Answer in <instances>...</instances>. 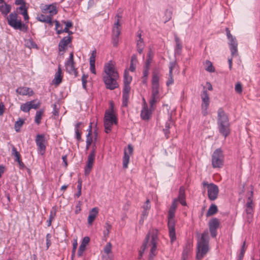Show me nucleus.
Segmentation results:
<instances>
[{
    "mask_svg": "<svg viewBox=\"0 0 260 260\" xmlns=\"http://www.w3.org/2000/svg\"><path fill=\"white\" fill-rule=\"evenodd\" d=\"M119 74L115 65L110 61L105 64L103 74V79L106 87L110 90H114L118 87L117 82Z\"/></svg>",
    "mask_w": 260,
    "mask_h": 260,
    "instance_id": "nucleus-1",
    "label": "nucleus"
},
{
    "mask_svg": "<svg viewBox=\"0 0 260 260\" xmlns=\"http://www.w3.org/2000/svg\"><path fill=\"white\" fill-rule=\"evenodd\" d=\"M209 250V236L208 231H205L199 236L197 242V251L196 258L202 259Z\"/></svg>",
    "mask_w": 260,
    "mask_h": 260,
    "instance_id": "nucleus-2",
    "label": "nucleus"
},
{
    "mask_svg": "<svg viewBox=\"0 0 260 260\" xmlns=\"http://www.w3.org/2000/svg\"><path fill=\"white\" fill-rule=\"evenodd\" d=\"M217 123L219 132L226 138L230 133V123L228 116L222 108L218 110Z\"/></svg>",
    "mask_w": 260,
    "mask_h": 260,
    "instance_id": "nucleus-3",
    "label": "nucleus"
},
{
    "mask_svg": "<svg viewBox=\"0 0 260 260\" xmlns=\"http://www.w3.org/2000/svg\"><path fill=\"white\" fill-rule=\"evenodd\" d=\"M8 24L15 29H19L24 32L27 31V26L22 22L21 19H18V15L16 12H13L7 16Z\"/></svg>",
    "mask_w": 260,
    "mask_h": 260,
    "instance_id": "nucleus-4",
    "label": "nucleus"
},
{
    "mask_svg": "<svg viewBox=\"0 0 260 260\" xmlns=\"http://www.w3.org/2000/svg\"><path fill=\"white\" fill-rule=\"evenodd\" d=\"M175 211L174 209H169L168 215V226L169 231V236L171 243L174 242L176 239L175 221L174 219Z\"/></svg>",
    "mask_w": 260,
    "mask_h": 260,
    "instance_id": "nucleus-5",
    "label": "nucleus"
},
{
    "mask_svg": "<svg viewBox=\"0 0 260 260\" xmlns=\"http://www.w3.org/2000/svg\"><path fill=\"white\" fill-rule=\"evenodd\" d=\"M224 155L220 148L216 149L212 155V165L213 168H220L223 165Z\"/></svg>",
    "mask_w": 260,
    "mask_h": 260,
    "instance_id": "nucleus-6",
    "label": "nucleus"
},
{
    "mask_svg": "<svg viewBox=\"0 0 260 260\" xmlns=\"http://www.w3.org/2000/svg\"><path fill=\"white\" fill-rule=\"evenodd\" d=\"M203 185L204 186L207 187L208 197L210 201L215 200L219 193V188L216 184L210 183H208L207 182H203Z\"/></svg>",
    "mask_w": 260,
    "mask_h": 260,
    "instance_id": "nucleus-7",
    "label": "nucleus"
},
{
    "mask_svg": "<svg viewBox=\"0 0 260 260\" xmlns=\"http://www.w3.org/2000/svg\"><path fill=\"white\" fill-rule=\"evenodd\" d=\"M150 234V240L148 241V246H151L149 254L155 256L156 255V247L158 240L157 230H153Z\"/></svg>",
    "mask_w": 260,
    "mask_h": 260,
    "instance_id": "nucleus-8",
    "label": "nucleus"
},
{
    "mask_svg": "<svg viewBox=\"0 0 260 260\" xmlns=\"http://www.w3.org/2000/svg\"><path fill=\"white\" fill-rule=\"evenodd\" d=\"M201 97L202 99V113L204 116H206L208 114L207 109L209 105L210 100L209 94L205 87L201 94Z\"/></svg>",
    "mask_w": 260,
    "mask_h": 260,
    "instance_id": "nucleus-9",
    "label": "nucleus"
},
{
    "mask_svg": "<svg viewBox=\"0 0 260 260\" xmlns=\"http://www.w3.org/2000/svg\"><path fill=\"white\" fill-rule=\"evenodd\" d=\"M111 110H106L104 116V123H108L111 125L117 124V119L114 114L113 107L111 105Z\"/></svg>",
    "mask_w": 260,
    "mask_h": 260,
    "instance_id": "nucleus-10",
    "label": "nucleus"
},
{
    "mask_svg": "<svg viewBox=\"0 0 260 260\" xmlns=\"http://www.w3.org/2000/svg\"><path fill=\"white\" fill-rule=\"evenodd\" d=\"M65 67L67 71L71 74H74L75 76H77V71L75 67V62L74 61L73 52H71L68 60L65 63Z\"/></svg>",
    "mask_w": 260,
    "mask_h": 260,
    "instance_id": "nucleus-11",
    "label": "nucleus"
},
{
    "mask_svg": "<svg viewBox=\"0 0 260 260\" xmlns=\"http://www.w3.org/2000/svg\"><path fill=\"white\" fill-rule=\"evenodd\" d=\"M45 138L44 134H38L36 136V143L38 147V151L41 155H44L46 151L45 145Z\"/></svg>",
    "mask_w": 260,
    "mask_h": 260,
    "instance_id": "nucleus-12",
    "label": "nucleus"
},
{
    "mask_svg": "<svg viewBox=\"0 0 260 260\" xmlns=\"http://www.w3.org/2000/svg\"><path fill=\"white\" fill-rule=\"evenodd\" d=\"M220 222L216 218H212L209 222V228L212 238L216 237L217 233V229L219 227Z\"/></svg>",
    "mask_w": 260,
    "mask_h": 260,
    "instance_id": "nucleus-13",
    "label": "nucleus"
},
{
    "mask_svg": "<svg viewBox=\"0 0 260 260\" xmlns=\"http://www.w3.org/2000/svg\"><path fill=\"white\" fill-rule=\"evenodd\" d=\"M95 156V155H94L93 151L92 152H90L87 158V164L84 168L85 175H88L90 173L94 163Z\"/></svg>",
    "mask_w": 260,
    "mask_h": 260,
    "instance_id": "nucleus-14",
    "label": "nucleus"
},
{
    "mask_svg": "<svg viewBox=\"0 0 260 260\" xmlns=\"http://www.w3.org/2000/svg\"><path fill=\"white\" fill-rule=\"evenodd\" d=\"M72 37L68 36L63 37L59 42L58 50L59 55H62L63 53H60L61 52L64 51L65 47L72 42Z\"/></svg>",
    "mask_w": 260,
    "mask_h": 260,
    "instance_id": "nucleus-15",
    "label": "nucleus"
},
{
    "mask_svg": "<svg viewBox=\"0 0 260 260\" xmlns=\"http://www.w3.org/2000/svg\"><path fill=\"white\" fill-rule=\"evenodd\" d=\"M253 192L251 191L250 196L248 198L247 203L245 205V213L246 214H253Z\"/></svg>",
    "mask_w": 260,
    "mask_h": 260,
    "instance_id": "nucleus-16",
    "label": "nucleus"
},
{
    "mask_svg": "<svg viewBox=\"0 0 260 260\" xmlns=\"http://www.w3.org/2000/svg\"><path fill=\"white\" fill-rule=\"evenodd\" d=\"M128 153L125 151L123 157L122 167L123 169H126L128 167V164L129 161V154H132L133 150V148L131 145H128L127 147Z\"/></svg>",
    "mask_w": 260,
    "mask_h": 260,
    "instance_id": "nucleus-17",
    "label": "nucleus"
},
{
    "mask_svg": "<svg viewBox=\"0 0 260 260\" xmlns=\"http://www.w3.org/2000/svg\"><path fill=\"white\" fill-rule=\"evenodd\" d=\"M229 40L230 48L232 56L236 55L238 53V43L235 37H233Z\"/></svg>",
    "mask_w": 260,
    "mask_h": 260,
    "instance_id": "nucleus-18",
    "label": "nucleus"
},
{
    "mask_svg": "<svg viewBox=\"0 0 260 260\" xmlns=\"http://www.w3.org/2000/svg\"><path fill=\"white\" fill-rule=\"evenodd\" d=\"M174 39L176 43L174 49V54L175 56L179 55L181 53L183 48L182 44L181 41L176 35L174 36Z\"/></svg>",
    "mask_w": 260,
    "mask_h": 260,
    "instance_id": "nucleus-19",
    "label": "nucleus"
},
{
    "mask_svg": "<svg viewBox=\"0 0 260 260\" xmlns=\"http://www.w3.org/2000/svg\"><path fill=\"white\" fill-rule=\"evenodd\" d=\"M16 92L19 94L22 95H27L31 96L34 93L33 90L29 87H18L16 90Z\"/></svg>",
    "mask_w": 260,
    "mask_h": 260,
    "instance_id": "nucleus-20",
    "label": "nucleus"
},
{
    "mask_svg": "<svg viewBox=\"0 0 260 260\" xmlns=\"http://www.w3.org/2000/svg\"><path fill=\"white\" fill-rule=\"evenodd\" d=\"M96 55V51L95 49L92 51L91 54L89 58L90 70L91 72L94 74H96L95 68V61Z\"/></svg>",
    "mask_w": 260,
    "mask_h": 260,
    "instance_id": "nucleus-21",
    "label": "nucleus"
},
{
    "mask_svg": "<svg viewBox=\"0 0 260 260\" xmlns=\"http://www.w3.org/2000/svg\"><path fill=\"white\" fill-rule=\"evenodd\" d=\"M151 114V110H148L147 104L145 103L141 112V118L144 120H148L150 118Z\"/></svg>",
    "mask_w": 260,
    "mask_h": 260,
    "instance_id": "nucleus-22",
    "label": "nucleus"
},
{
    "mask_svg": "<svg viewBox=\"0 0 260 260\" xmlns=\"http://www.w3.org/2000/svg\"><path fill=\"white\" fill-rule=\"evenodd\" d=\"M141 31H139L138 32V37L139 39L137 41V49L139 53L141 54L143 52L144 44L143 39L142 38Z\"/></svg>",
    "mask_w": 260,
    "mask_h": 260,
    "instance_id": "nucleus-23",
    "label": "nucleus"
},
{
    "mask_svg": "<svg viewBox=\"0 0 260 260\" xmlns=\"http://www.w3.org/2000/svg\"><path fill=\"white\" fill-rule=\"evenodd\" d=\"M99 213V209L97 207H94L90 211L88 217V223L91 224L97 216Z\"/></svg>",
    "mask_w": 260,
    "mask_h": 260,
    "instance_id": "nucleus-24",
    "label": "nucleus"
},
{
    "mask_svg": "<svg viewBox=\"0 0 260 260\" xmlns=\"http://www.w3.org/2000/svg\"><path fill=\"white\" fill-rule=\"evenodd\" d=\"M150 240V234H147L144 241L142 244L141 250L139 251L138 258L141 259L143 256V254L145 249L148 247V241Z\"/></svg>",
    "mask_w": 260,
    "mask_h": 260,
    "instance_id": "nucleus-25",
    "label": "nucleus"
},
{
    "mask_svg": "<svg viewBox=\"0 0 260 260\" xmlns=\"http://www.w3.org/2000/svg\"><path fill=\"white\" fill-rule=\"evenodd\" d=\"M120 34V31L117 29L112 30V44L113 46L117 47L118 44L119 36Z\"/></svg>",
    "mask_w": 260,
    "mask_h": 260,
    "instance_id": "nucleus-26",
    "label": "nucleus"
},
{
    "mask_svg": "<svg viewBox=\"0 0 260 260\" xmlns=\"http://www.w3.org/2000/svg\"><path fill=\"white\" fill-rule=\"evenodd\" d=\"M61 65L59 64L58 66V70L55 75V84L56 85H59L62 81V76H61Z\"/></svg>",
    "mask_w": 260,
    "mask_h": 260,
    "instance_id": "nucleus-27",
    "label": "nucleus"
},
{
    "mask_svg": "<svg viewBox=\"0 0 260 260\" xmlns=\"http://www.w3.org/2000/svg\"><path fill=\"white\" fill-rule=\"evenodd\" d=\"M11 5L5 3L4 5L0 6V12L5 17L7 16L11 11Z\"/></svg>",
    "mask_w": 260,
    "mask_h": 260,
    "instance_id": "nucleus-28",
    "label": "nucleus"
},
{
    "mask_svg": "<svg viewBox=\"0 0 260 260\" xmlns=\"http://www.w3.org/2000/svg\"><path fill=\"white\" fill-rule=\"evenodd\" d=\"M218 211V208L215 204H212L209 207L207 212L206 213V216L209 217L214 215Z\"/></svg>",
    "mask_w": 260,
    "mask_h": 260,
    "instance_id": "nucleus-29",
    "label": "nucleus"
},
{
    "mask_svg": "<svg viewBox=\"0 0 260 260\" xmlns=\"http://www.w3.org/2000/svg\"><path fill=\"white\" fill-rule=\"evenodd\" d=\"M137 62V56L136 54H133L131 57L130 67L129 69V71L131 72H134L135 71Z\"/></svg>",
    "mask_w": 260,
    "mask_h": 260,
    "instance_id": "nucleus-30",
    "label": "nucleus"
},
{
    "mask_svg": "<svg viewBox=\"0 0 260 260\" xmlns=\"http://www.w3.org/2000/svg\"><path fill=\"white\" fill-rule=\"evenodd\" d=\"M43 112H44L43 110H40L37 111L36 112L35 121V122L38 125L40 124L41 123V120Z\"/></svg>",
    "mask_w": 260,
    "mask_h": 260,
    "instance_id": "nucleus-31",
    "label": "nucleus"
},
{
    "mask_svg": "<svg viewBox=\"0 0 260 260\" xmlns=\"http://www.w3.org/2000/svg\"><path fill=\"white\" fill-rule=\"evenodd\" d=\"M24 123V120L19 118L18 120L15 123V129L16 132H19L20 128Z\"/></svg>",
    "mask_w": 260,
    "mask_h": 260,
    "instance_id": "nucleus-32",
    "label": "nucleus"
},
{
    "mask_svg": "<svg viewBox=\"0 0 260 260\" xmlns=\"http://www.w3.org/2000/svg\"><path fill=\"white\" fill-rule=\"evenodd\" d=\"M49 9L48 10V13L50 14V16L55 15L57 13L56 4H52L49 5Z\"/></svg>",
    "mask_w": 260,
    "mask_h": 260,
    "instance_id": "nucleus-33",
    "label": "nucleus"
},
{
    "mask_svg": "<svg viewBox=\"0 0 260 260\" xmlns=\"http://www.w3.org/2000/svg\"><path fill=\"white\" fill-rule=\"evenodd\" d=\"M12 155L15 157V161H18L21 159V155L17 149L13 146L12 148Z\"/></svg>",
    "mask_w": 260,
    "mask_h": 260,
    "instance_id": "nucleus-34",
    "label": "nucleus"
},
{
    "mask_svg": "<svg viewBox=\"0 0 260 260\" xmlns=\"http://www.w3.org/2000/svg\"><path fill=\"white\" fill-rule=\"evenodd\" d=\"M55 215H56V211H55V209L53 208L52 209V210L50 211V214L49 219L47 221L48 226H51L52 221L54 219Z\"/></svg>",
    "mask_w": 260,
    "mask_h": 260,
    "instance_id": "nucleus-35",
    "label": "nucleus"
},
{
    "mask_svg": "<svg viewBox=\"0 0 260 260\" xmlns=\"http://www.w3.org/2000/svg\"><path fill=\"white\" fill-rule=\"evenodd\" d=\"M132 80V77L129 75L128 72L125 70L124 73V83L130 84Z\"/></svg>",
    "mask_w": 260,
    "mask_h": 260,
    "instance_id": "nucleus-36",
    "label": "nucleus"
},
{
    "mask_svg": "<svg viewBox=\"0 0 260 260\" xmlns=\"http://www.w3.org/2000/svg\"><path fill=\"white\" fill-rule=\"evenodd\" d=\"M206 65L207 66V67L205 68V70L210 72V73H213L215 71V69L213 66L212 65V62L209 60H206Z\"/></svg>",
    "mask_w": 260,
    "mask_h": 260,
    "instance_id": "nucleus-37",
    "label": "nucleus"
},
{
    "mask_svg": "<svg viewBox=\"0 0 260 260\" xmlns=\"http://www.w3.org/2000/svg\"><path fill=\"white\" fill-rule=\"evenodd\" d=\"M159 85H152V93L151 95L152 96H159Z\"/></svg>",
    "mask_w": 260,
    "mask_h": 260,
    "instance_id": "nucleus-38",
    "label": "nucleus"
},
{
    "mask_svg": "<svg viewBox=\"0 0 260 260\" xmlns=\"http://www.w3.org/2000/svg\"><path fill=\"white\" fill-rule=\"evenodd\" d=\"M29 103L27 102L24 104H22L20 106L21 110L24 112H28L29 110L31 109Z\"/></svg>",
    "mask_w": 260,
    "mask_h": 260,
    "instance_id": "nucleus-39",
    "label": "nucleus"
},
{
    "mask_svg": "<svg viewBox=\"0 0 260 260\" xmlns=\"http://www.w3.org/2000/svg\"><path fill=\"white\" fill-rule=\"evenodd\" d=\"M92 142V138L91 136H90V134H87L86 135V150H87L89 149L90 146L91 145Z\"/></svg>",
    "mask_w": 260,
    "mask_h": 260,
    "instance_id": "nucleus-40",
    "label": "nucleus"
},
{
    "mask_svg": "<svg viewBox=\"0 0 260 260\" xmlns=\"http://www.w3.org/2000/svg\"><path fill=\"white\" fill-rule=\"evenodd\" d=\"M129 99V94L122 93V106L126 107L127 106Z\"/></svg>",
    "mask_w": 260,
    "mask_h": 260,
    "instance_id": "nucleus-41",
    "label": "nucleus"
},
{
    "mask_svg": "<svg viewBox=\"0 0 260 260\" xmlns=\"http://www.w3.org/2000/svg\"><path fill=\"white\" fill-rule=\"evenodd\" d=\"M185 199V188L183 186H181L179 188V195L177 199Z\"/></svg>",
    "mask_w": 260,
    "mask_h": 260,
    "instance_id": "nucleus-42",
    "label": "nucleus"
},
{
    "mask_svg": "<svg viewBox=\"0 0 260 260\" xmlns=\"http://www.w3.org/2000/svg\"><path fill=\"white\" fill-rule=\"evenodd\" d=\"M159 76L157 74H153L152 79V85H159Z\"/></svg>",
    "mask_w": 260,
    "mask_h": 260,
    "instance_id": "nucleus-43",
    "label": "nucleus"
},
{
    "mask_svg": "<svg viewBox=\"0 0 260 260\" xmlns=\"http://www.w3.org/2000/svg\"><path fill=\"white\" fill-rule=\"evenodd\" d=\"M26 45L29 48H38L37 44L35 42H34L31 39H29L27 41Z\"/></svg>",
    "mask_w": 260,
    "mask_h": 260,
    "instance_id": "nucleus-44",
    "label": "nucleus"
},
{
    "mask_svg": "<svg viewBox=\"0 0 260 260\" xmlns=\"http://www.w3.org/2000/svg\"><path fill=\"white\" fill-rule=\"evenodd\" d=\"M159 100V96H156V97L154 98V96H152L151 95V99H150V101H149L150 108H152L153 105L156 102H157Z\"/></svg>",
    "mask_w": 260,
    "mask_h": 260,
    "instance_id": "nucleus-45",
    "label": "nucleus"
},
{
    "mask_svg": "<svg viewBox=\"0 0 260 260\" xmlns=\"http://www.w3.org/2000/svg\"><path fill=\"white\" fill-rule=\"evenodd\" d=\"M189 252V248L188 247L185 248L182 254V260H186L188 257V255Z\"/></svg>",
    "mask_w": 260,
    "mask_h": 260,
    "instance_id": "nucleus-46",
    "label": "nucleus"
},
{
    "mask_svg": "<svg viewBox=\"0 0 260 260\" xmlns=\"http://www.w3.org/2000/svg\"><path fill=\"white\" fill-rule=\"evenodd\" d=\"M112 245L110 243H108L104 247V251L106 255H109V254L111 252Z\"/></svg>",
    "mask_w": 260,
    "mask_h": 260,
    "instance_id": "nucleus-47",
    "label": "nucleus"
},
{
    "mask_svg": "<svg viewBox=\"0 0 260 260\" xmlns=\"http://www.w3.org/2000/svg\"><path fill=\"white\" fill-rule=\"evenodd\" d=\"M49 16H50L41 14L40 16H38L37 18L39 21L46 22Z\"/></svg>",
    "mask_w": 260,
    "mask_h": 260,
    "instance_id": "nucleus-48",
    "label": "nucleus"
},
{
    "mask_svg": "<svg viewBox=\"0 0 260 260\" xmlns=\"http://www.w3.org/2000/svg\"><path fill=\"white\" fill-rule=\"evenodd\" d=\"M105 230L104 231V235L105 236H108L110 230L111 229V225L108 223L106 222L105 226Z\"/></svg>",
    "mask_w": 260,
    "mask_h": 260,
    "instance_id": "nucleus-49",
    "label": "nucleus"
},
{
    "mask_svg": "<svg viewBox=\"0 0 260 260\" xmlns=\"http://www.w3.org/2000/svg\"><path fill=\"white\" fill-rule=\"evenodd\" d=\"M36 101V100H32L31 101L28 102L29 103V104L31 109H37L39 107L40 104L39 103L35 104Z\"/></svg>",
    "mask_w": 260,
    "mask_h": 260,
    "instance_id": "nucleus-50",
    "label": "nucleus"
},
{
    "mask_svg": "<svg viewBox=\"0 0 260 260\" xmlns=\"http://www.w3.org/2000/svg\"><path fill=\"white\" fill-rule=\"evenodd\" d=\"M172 13L171 11H169L168 10H166V11L165 12V16H166V18H165V23L166 22H167L168 21H169L172 18Z\"/></svg>",
    "mask_w": 260,
    "mask_h": 260,
    "instance_id": "nucleus-51",
    "label": "nucleus"
},
{
    "mask_svg": "<svg viewBox=\"0 0 260 260\" xmlns=\"http://www.w3.org/2000/svg\"><path fill=\"white\" fill-rule=\"evenodd\" d=\"M86 247L85 246H83V245H80L79 249L78 250L77 255L79 257H81L83 252L85 250Z\"/></svg>",
    "mask_w": 260,
    "mask_h": 260,
    "instance_id": "nucleus-52",
    "label": "nucleus"
},
{
    "mask_svg": "<svg viewBox=\"0 0 260 260\" xmlns=\"http://www.w3.org/2000/svg\"><path fill=\"white\" fill-rule=\"evenodd\" d=\"M235 91L238 93H241L242 92V85L241 83L238 82L235 85Z\"/></svg>",
    "mask_w": 260,
    "mask_h": 260,
    "instance_id": "nucleus-53",
    "label": "nucleus"
},
{
    "mask_svg": "<svg viewBox=\"0 0 260 260\" xmlns=\"http://www.w3.org/2000/svg\"><path fill=\"white\" fill-rule=\"evenodd\" d=\"M51 237H52L51 235L49 233L47 234L46 235V247H47L46 249H48L51 244Z\"/></svg>",
    "mask_w": 260,
    "mask_h": 260,
    "instance_id": "nucleus-54",
    "label": "nucleus"
},
{
    "mask_svg": "<svg viewBox=\"0 0 260 260\" xmlns=\"http://www.w3.org/2000/svg\"><path fill=\"white\" fill-rule=\"evenodd\" d=\"M63 32H67L69 34V36L72 35L73 32L69 30V28H64L63 29H60L59 30H57V34L60 35Z\"/></svg>",
    "mask_w": 260,
    "mask_h": 260,
    "instance_id": "nucleus-55",
    "label": "nucleus"
},
{
    "mask_svg": "<svg viewBox=\"0 0 260 260\" xmlns=\"http://www.w3.org/2000/svg\"><path fill=\"white\" fill-rule=\"evenodd\" d=\"M174 83L173 74L169 73L168 81L166 82L167 86H169Z\"/></svg>",
    "mask_w": 260,
    "mask_h": 260,
    "instance_id": "nucleus-56",
    "label": "nucleus"
},
{
    "mask_svg": "<svg viewBox=\"0 0 260 260\" xmlns=\"http://www.w3.org/2000/svg\"><path fill=\"white\" fill-rule=\"evenodd\" d=\"M130 84L124 83V87L122 91V93H128L131 90Z\"/></svg>",
    "mask_w": 260,
    "mask_h": 260,
    "instance_id": "nucleus-57",
    "label": "nucleus"
},
{
    "mask_svg": "<svg viewBox=\"0 0 260 260\" xmlns=\"http://www.w3.org/2000/svg\"><path fill=\"white\" fill-rule=\"evenodd\" d=\"M112 125L108 124L107 123H104L105 132L107 134L109 133L111 131Z\"/></svg>",
    "mask_w": 260,
    "mask_h": 260,
    "instance_id": "nucleus-58",
    "label": "nucleus"
},
{
    "mask_svg": "<svg viewBox=\"0 0 260 260\" xmlns=\"http://www.w3.org/2000/svg\"><path fill=\"white\" fill-rule=\"evenodd\" d=\"M150 207L151 205L150 204V201L149 200H147L143 206V210L149 211L150 209Z\"/></svg>",
    "mask_w": 260,
    "mask_h": 260,
    "instance_id": "nucleus-59",
    "label": "nucleus"
},
{
    "mask_svg": "<svg viewBox=\"0 0 260 260\" xmlns=\"http://www.w3.org/2000/svg\"><path fill=\"white\" fill-rule=\"evenodd\" d=\"M78 244L77 241H76L73 244V249H72V259H73L74 257L75 256L77 247Z\"/></svg>",
    "mask_w": 260,
    "mask_h": 260,
    "instance_id": "nucleus-60",
    "label": "nucleus"
},
{
    "mask_svg": "<svg viewBox=\"0 0 260 260\" xmlns=\"http://www.w3.org/2000/svg\"><path fill=\"white\" fill-rule=\"evenodd\" d=\"M176 65V61H171L170 62V64H169V73H172L173 74V69H174V68L175 67Z\"/></svg>",
    "mask_w": 260,
    "mask_h": 260,
    "instance_id": "nucleus-61",
    "label": "nucleus"
},
{
    "mask_svg": "<svg viewBox=\"0 0 260 260\" xmlns=\"http://www.w3.org/2000/svg\"><path fill=\"white\" fill-rule=\"evenodd\" d=\"M176 65V61H171L170 62V64H169V73H172L173 74V69H174V68L175 67Z\"/></svg>",
    "mask_w": 260,
    "mask_h": 260,
    "instance_id": "nucleus-62",
    "label": "nucleus"
},
{
    "mask_svg": "<svg viewBox=\"0 0 260 260\" xmlns=\"http://www.w3.org/2000/svg\"><path fill=\"white\" fill-rule=\"evenodd\" d=\"M253 214H246L245 219L247 222L250 223L252 222Z\"/></svg>",
    "mask_w": 260,
    "mask_h": 260,
    "instance_id": "nucleus-63",
    "label": "nucleus"
},
{
    "mask_svg": "<svg viewBox=\"0 0 260 260\" xmlns=\"http://www.w3.org/2000/svg\"><path fill=\"white\" fill-rule=\"evenodd\" d=\"M90 241V238L88 237H85L83 238L82 241L81 245H83L86 247V245L88 244Z\"/></svg>",
    "mask_w": 260,
    "mask_h": 260,
    "instance_id": "nucleus-64",
    "label": "nucleus"
}]
</instances>
